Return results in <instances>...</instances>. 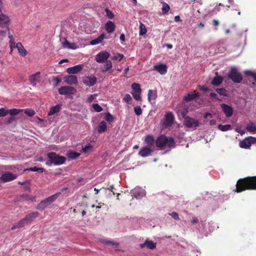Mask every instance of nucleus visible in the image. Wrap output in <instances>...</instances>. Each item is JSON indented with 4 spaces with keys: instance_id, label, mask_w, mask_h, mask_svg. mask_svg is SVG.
Wrapping results in <instances>:
<instances>
[{
    "instance_id": "obj_56",
    "label": "nucleus",
    "mask_w": 256,
    "mask_h": 256,
    "mask_svg": "<svg viewBox=\"0 0 256 256\" xmlns=\"http://www.w3.org/2000/svg\"><path fill=\"white\" fill-rule=\"evenodd\" d=\"M24 113L28 116H32L35 114V112L34 110L26 109L24 110Z\"/></svg>"
},
{
    "instance_id": "obj_6",
    "label": "nucleus",
    "mask_w": 256,
    "mask_h": 256,
    "mask_svg": "<svg viewBox=\"0 0 256 256\" xmlns=\"http://www.w3.org/2000/svg\"><path fill=\"white\" fill-rule=\"evenodd\" d=\"M110 56L108 52L106 50L101 51L96 56V60L98 63H104L106 62Z\"/></svg>"
},
{
    "instance_id": "obj_12",
    "label": "nucleus",
    "mask_w": 256,
    "mask_h": 256,
    "mask_svg": "<svg viewBox=\"0 0 256 256\" xmlns=\"http://www.w3.org/2000/svg\"><path fill=\"white\" fill-rule=\"evenodd\" d=\"M152 152V150L151 148L147 146H144L140 149L138 154L142 157L145 158L150 156Z\"/></svg>"
},
{
    "instance_id": "obj_17",
    "label": "nucleus",
    "mask_w": 256,
    "mask_h": 256,
    "mask_svg": "<svg viewBox=\"0 0 256 256\" xmlns=\"http://www.w3.org/2000/svg\"><path fill=\"white\" fill-rule=\"evenodd\" d=\"M154 70L158 71L161 74H164L167 72V66L165 64H158L154 66Z\"/></svg>"
},
{
    "instance_id": "obj_34",
    "label": "nucleus",
    "mask_w": 256,
    "mask_h": 256,
    "mask_svg": "<svg viewBox=\"0 0 256 256\" xmlns=\"http://www.w3.org/2000/svg\"><path fill=\"white\" fill-rule=\"evenodd\" d=\"M246 130L249 132L254 134L256 132V126L252 122H250L247 124Z\"/></svg>"
},
{
    "instance_id": "obj_23",
    "label": "nucleus",
    "mask_w": 256,
    "mask_h": 256,
    "mask_svg": "<svg viewBox=\"0 0 256 256\" xmlns=\"http://www.w3.org/2000/svg\"><path fill=\"white\" fill-rule=\"evenodd\" d=\"M62 108V104H58L55 106H53L50 108L48 115V116L54 115L55 114L58 113Z\"/></svg>"
},
{
    "instance_id": "obj_29",
    "label": "nucleus",
    "mask_w": 256,
    "mask_h": 256,
    "mask_svg": "<svg viewBox=\"0 0 256 256\" xmlns=\"http://www.w3.org/2000/svg\"><path fill=\"white\" fill-rule=\"evenodd\" d=\"M198 96H199L198 93L196 92V91L194 90L192 93L188 94L185 96L184 97V100L186 102H190Z\"/></svg>"
},
{
    "instance_id": "obj_20",
    "label": "nucleus",
    "mask_w": 256,
    "mask_h": 256,
    "mask_svg": "<svg viewBox=\"0 0 256 256\" xmlns=\"http://www.w3.org/2000/svg\"><path fill=\"white\" fill-rule=\"evenodd\" d=\"M39 215V213L38 212H34L30 214H28L26 215V216L24 218L26 221L27 223L28 224L30 222H32L34 219L37 218Z\"/></svg>"
},
{
    "instance_id": "obj_30",
    "label": "nucleus",
    "mask_w": 256,
    "mask_h": 256,
    "mask_svg": "<svg viewBox=\"0 0 256 256\" xmlns=\"http://www.w3.org/2000/svg\"><path fill=\"white\" fill-rule=\"evenodd\" d=\"M157 92L156 90H150L148 92V98L149 102L151 100H155L157 98Z\"/></svg>"
},
{
    "instance_id": "obj_26",
    "label": "nucleus",
    "mask_w": 256,
    "mask_h": 256,
    "mask_svg": "<svg viewBox=\"0 0 256 256\" xmlns=\"http://www.w3.org/2000/svg\"><path fill=\"white\" fill-rule=\"evenodd\" d=\"M40 72H37L30 77V83L32 85L34 86L36 82H39L40 78Z\"/></svg>"
},
{
    "instance_id": "obj_38",
    "label": "nucleus",
    "mask_w": 256,
    "mask_h": 256,
    "mask_svg": "<svg viewBox=\"0 0 256 256\" xmlns=\"http://www.w3.org/2000/svg\"><path fill=\"white\" fill-rule=\"evenodd\" d=\"M218 128L222 132H225L231 130L232 126L228 124L225 125L219 124L218 126Z\"/></svg>"
},
{
    "instance_id": "obj_55",
    "label": "nucleus",
    "mask_w": 256,
    "mask_h": 256,
    "mask_svg": "<svg viewBox=\"0 0 256 256\" xmlns=\"http://www.w3.org/2000/svg\"><path fill=\"white\" fill-rule=\"evenodd\" d=\"M20 110L13 108V109H11V110H9L8 113H10V115H12V116H15V115L18 114L19 112H20Z\"/></svg>"
},
{
    "instance_id": "obj_35",
    "label": "nucleus",
    "mask_w": 256,
    "mask_h": 256,
    "mask_svg": "<svg viewBox=\"0 0 256 256\" xmlns=\"http://www.w3.org/2000/svg\"><path fill=\"white\" fill-rule=\"evenodd\" d=\"M60 193H57L54 194H53L48 198H46L48 204L50 205L54 201H55L57 198H58V196Z\"/></svg>"
},
{
    "instance_id": "obj_14",
    "label": "nucleus",
    "mask_w": 256,
    "mask_h": 256,
    "mask_svg": "<svg viewBox=\"0 0 256 256\" xmlns=\"http://www.w3.org/2000/svg\"><path fill=\"white\" fill-rule=\"evenodd\" d=\"M64 82L70 85L76 84L78 83V78L74 75L66 76L64 77Z\"/></svg>"
},
{
    "instance_id": "obj_21",
    "label": "nucleus",
    "mask_w": 256,
    "mask_h": 256,
    "mask_svg": "<svg viewBox=\"0 0 256 256\" xmlns=\"http://www.w3.org/2000/svg\"><path fill=\"white\" fill-rule=\"evenodd\" d=\"M27 224H28L27 223L25 218H24L19 222H18L14 224L11 229L12 230H14L16 228H22Z\"/></svg>"
},
{
    "instance_id": "obj_58",
    "label": "nucleus",
    "mask_w": 256,
    "mask_h": 256,
    "mask_svg": "<svg viewBox=\"0 0 256 256\" xmlns=\"http://www.w3.org/2000/svg\"><path fill=\"white\" fill-rule=\"evenodd\" d=\"M102 42L98 38L94 39L90 42V44L92 45H96Z\"/></svg>"
},
{
    "instance_id": "obj_57",
    "label": "nucleus",
    "mask_w": 256,
    "mask_h": 256,
    "mask_svg": "<svg viewBox=\"0 0 256 256\" xmlns=\"http://www.w3.org/2000/svg\"><path fill=\"white\" fill-rule=\"evenodd\" d=\"M188 112V108H184L182 109L180 111V114L184 118L185 117H186V115Z\"/></svg>"
},
{
    "instance_id": "obj_2",
    "label": "nucleus",
    "mask_w": 256,
    "mask_h": 256,
    "mask_svg": "<svg viewBox=\"0 0 256 256\" xmlns=\"http://www.w3.org/2000/svg\"><path fill=\"white\" fill-rule=\"evenodd\" d=\"M155 143L156 146L160 149L166 148H171L174 146V140L172 137H167L162 134L156 139Z\"/></svg>"
},
{
    "instance_id": "obj_18",
    "label": "nucleus",
    "mask_w": 256,
    "mask_h": 256,
    "mask_svg": "<svg viewBox=\"0 0 256 256\" xmlns=\"http://www.w3.org/2000/svg\"><path fill=\"white\" fill-rule=\"evenodd\" d=\"M82 69V66L80 64L76 65L72 67L67 68L66 72L69 74H76L80 72Z\"/></svg>"
},
{
    "instance_id": "obj_8",
    "label": "nucleus",
    "mask_w": 256,
    "mask_h": 256,
    "mask_svg": "<svg viewBox=\"0 0 256 256\" xmlns=\"http://www.w3.org/2000/svg\"><path fill=\"white\" fill-rule=\"evenodd\" d=\"M76 92V89L71 86H62L58 90V92L62 95L73 94Z\"/></svg>"
},
{
    "instance_id": "obj_27",
    "label": "nucleus",
    "mask_w": 256,
    "mask_h": 256,
    "mask_svg": "<svg viewBox=\"0 0 256 256\" xmlns=\"http://www.w3.org/2000/svg\"><path fill=\"white\" fill-rule=\"evenodd\" d=\"M16 47L17 48L20 54L22 56H24L27 54L26 50L24 49V46L21 42H18L16 44Z\"/></svg>"
},
{
    "instance_id": "obj_61",
    "label": "nucleus",
    "mask_w": 256,
    "mask_h": 256,
    "mask_svg": "<svg viewBox=\"0 0 256 256\" xmlns=\"http://www.w3.org/2000/svg\"><path fill=\"white\" fill-rule=\"evenodd\" d=\"M6 31L0 30V40H2L4 38L6 37Z\"/></svg>"
},
{
    "instance_id": "obj_4",
    "label": "nucleus",
    "mask_w": 256,
    "mask_h": 256,
    "mask_svg": "<svg viewBox=\"0 0 256 256\" xmlns=\"http://www.w3.org/2000/svg\"><path fill=\"white\" fill-rule=\"evenodd\" d=\"M228 78L235 83H240L243 79L242 74L235 67L231 68L228 74Z\"/></svg>"
},
{
    "instance_id": "obj_36",
    "label": "nucleus",
    "mask_w": 256,
    "mask_h": 256,
    "mask_svg": "<svg viewBox=\"0 0 256 256\" xmlns=\"http://www.w3.org/2000/svg\"><path fill=\"white\" fill-rule=\"evenodd\" d=\"M60 193H57L54 194H53L48 198H46L48 204L50 205L54 201H55L57 198H58V196Z\"/></svg>"
},
{
    "instance_id": "obj_60",
    "label": "nucleus",
    "mask_w": 256,
    "mask_h": 256,
    "mask_svg": "<svg viewBox=\"0 0 256 256\" xmlns=\"http://www.w3.org/2000/svg\"><path fill=\"white\" fill-rule=\"evenodd\" d=\"M170 215L176 220H179L178 215L176 212H172V213L170 214Z\"/></svg>"
},
{
    "instance_id": "obj_11",
    "label": "nucleus",
    "mask_w": 256,
    "mask_h": 256,
    "mask_svg": "<svg viewBox=\"0 0 256 256\" xmlns=\"http://www.w3.org/2000/svg\"><path fill=\"white\" fill-rule=\"evenodd\" d=\"M221 107L226 117L229 118L232 115L233 109L230 106L225 104H221Z\"/></svg>"
},
{
    "instance_id": "obj_24",
    "label": "nucleus",
    "mask_w": 256,
    "mask_h": 256,
    "mask_svg": "<svg viewBox=\"0 0 256 256\" xmlns=\"http://www.w3.org/2000/svg\"><path fill=\"white\" fill-rule=\"evenodd\" d=\"M239 146L242 148H250L251 144L248 137L246 138L242 141H240L239 143Z\"/></svg>"
},
{
    "instance_id": "obj_15",
    "label": "nucleus",
    "mask_w": 256,
    "mask_h": 256,
    "mask_svg": "<svg viewBox=\"0 0 256 256\" xmlns=\"http://www.w3.org/2000/svg\"><path fill=\"white\" fill-rule=\"evenodd\" d=\"M156 243L154 242L153 241L147 240L144 243L140 244V246L142 248L146 247L149 249L154 250L156 248Z\"/></svg>"
},
{
    "instance_id": "obj_41",
    "label": "nucleus",
    "mask_w": 256,
    "mask_h": 256,
    "mask_svg": "<svg viewBox=\"0 0 256 256\" xmlns=\"http://www.w3.org/2000/svg\"><path fill=\"white\" fill-rule=\"evenodd\" d=\"M146 32L147 30L146 28L145 25L142 23L140 22L139 34L140 36H144L146 33Z\"/></svg>"
},
{
    "instance_id": "obj_5",
    "label": "nucleus",
    "mask_w": 256,
    "mask_h": 256,
    "mask_svg": "<svg viewBox=\"0 0 256 256\" xmlns=\"http://www.w3.org/2000/svg\"><path fill=\"white\" fill-rule=\"evenodd\" d=\"M199 122L190 116L185 117L184 121V125L188 128L196 130L199 126Z\"/></svg>"
},
{
    "instance_id": "obj_33",
    "label": "nucleus",
    "mask_w": 256,
    "mask_h": 256,
    "mask_svg": "<svg viewBox=\"0 0 256 256\" xmlns=\"http://www.w3.org/2000/svg\"><path fill=\"white\" fill-rule=\"evenodd\" d=\"M50 204L46 199L42 200L40 204L38 205L36 208L38 210H42L47 208Z\"/></svg>"
},
{
    "instance_id": "obj_22",
    "label": "nucleus",
    "mask_w": 256,
    "mask_h": 256,
    "mask_svg": "<svg viewBox=\"0 0 256 256\" xmlns=\"http://www.w3.org/2000/svg\"><path fill=\"white\" fill-rule=\"evenodd\" d=\"M27 224H28L27 223L25 218H24L19 222H18L14 224L11 229L12 230H14L16 228H22Z\"/></svg>"
},
{
    "instance_id": "obj_13",
    "label": "nucleus",
    "mask_w": 256,
    "mask_h": 256,
    "mask_svg": "<svg viewBox=\"0 0 256 256\" xmlns=\"http://www.w3.org/2000/svg\"><path fill=\"white\" fill-rule=\"evenodd\" d=\"M16 176L12 174L10 172H7L1 176L0 179L4 182L12 180L16 178Z\"/></svg>"
},
{
    "instance_id": "obj_49",
    "label": "nucleus",
    "mask_w": 256,
    "mask_h": 256,
    "mask_svg": "<svg viewBox=\"0 0 256 256\" xmlns=\"http://www.w3.org/2000/svg\"><path fill=\"white\" fill-rule=\"evenodd\" d=\"M123 100L125 101L127 104H130L132 100V98L130 94H127L125 95L123 98Z\"/></svg>"
},
{
    "instance_id": "obj_28",
    "label": "nucleus",
    "mask_w": 256,
    "mask_h": 256,
    "mask_svg": "<svg viewBox=\"0 0 256 256\" xmlns=\"http://www.w3.org/2000/svg\"><path fill=\"white\" fill-rule=\"evenodd\" d=\"M108 126L106 123L105 121L102 120L100 122L98 126V133H102L106 132L107 130Z\"/></svg>"
},
{
    "instance_id": "obj_42",
    "label": "nucleus",
    "mask_w": 256,
    "mask_h": 256,
    "mask_svg": "<svg viewBox=\"0 0 256 256\" xmlns=\"http://www.w3.org/2000/svg\"><path fill=\"white\" fill-rule=\"evenodd\" d=\"M216 91L220 96H227V91L224 88H218L216 89Z\"/></svg>"
},
{
    "instance_id": "obj_44",
    "label": "nucleus",
    "mask_w": 256,
    "mask_h": 256,
    "mask_svg": "<svg viewBox=\"0 0 256 256\" xmlns=\"http://www.w3.org/2000/svg\"><path fill=\"white\" fill-rule=\"evenodd\" d=\"M104 118L106 121L110 123L113 121L114 118L110 112H107L105 114Z\"/></svg>"
},
{
    "instance_id": "obj_7",
    "label": "nucleus",
    "mask_w": 256,
    "mask_h": 256,
    "mask_svg": "<svg viewBox=\"0 0 256 256\" xmlns=\"http://www.w3.org/2000/svg\"><path fill=\"white\" fill-rule=\"evenodd\" d=\"M10 20L9 17L2 13L0 14V26L6 28L8 31H10L8 27Z\"/></svg>"
},
{
    "instance_id": "obj_50",
    "label": "nucleus",
    "mask_w": 256,
    "mask_h": 256,
    "mask_svg": "<svg viewBox=\"0 0 256 256\" xmlns=\"http://www.w3.org/2000/svg\"><path fill=\"white\" fill-rule=\"evenodd\" d=\"M102 242L106 244H112L113 246H114L115 248H117L118 246V244L116 243V242H114L112 241H110V240H103L102 241Z\"/></svg>"
},
{
    "instance_id": "obj_3",
    "label": "nucleus",
    "mask_w": 256,
    "mask_h": 256,
    "mask_svg": "<svg viewBox=\"0 0 256 256\" xmlns=\"http://www.w3.org/2000/svg\"><path fill=\"white\" fill-rule=\"evenodd\" d=\"M48 158H49L50 164L47 163L48 165L54 164L55 166H60L64 164L66 160V158L64 156H60L56 152H50L47 154Z\"/></svg>"
},
{
    "instance_id": "obj_16",
    "label": "nucleus",
    "mask_w": 256,
    "mask_h": 256,
    "mask_svg": "<svg viewBox=\"0 0 256 256\" xmlns=\"http://www.w3.org/2000/svg\"><path fill=\"white\" fill-rule=\"evenodd\" d=\"M105 29L108 33L112 34L116 29V25L112 21L108 20L105 24Z\"/></svg>"
},
{
    "instance_id": "obj_19",
    "label": "nucleus",
    "mask_w": 256,
    "mask_h": 256,
    "mask_svg": "<svg viewBox=\"0 0 256 256\" xmlns=\"http://www.w3.org/2000/svg\"><path fill=\"white\" fill-rule=\"evenodd\" d=\"M112 62L110 60L106 61L101 71L102 72H108L109 74H112L113 72V70H112Z\"/></svg>"
},
{
    "instance_id": "obj_32",
    "label": "nucleus",
    "mask_w": 256,
    "mask_h": 256,
    "mask_svg": "<svg viewBox=\"0 0 256 256\" xmlns=\"http://www.w3.org/2000/svg\"><path fill=\"white\" fill-rule=\"evenodd\" d=\"M144 142L148 146H152L154 144V136L151 134H148L145 137Z\"/></svg>"
},
{
    "instance_id": "obj_48",
    "label": "nucleus",
    "mask_w": 256,
    "mask_h": 256,
    "mask_svg": "<svg viewBox=\"0 0 256 256\" xmlns=\"http://www.w3.org/2000/svg\"><path fill=\"white\" fill-rule=\"evenodd\" d=\"M52 78L54 86H57L61 81V80L58 76H53Z\"/></svg>"
},
{
    "instance_id": "obj_59",
    "label": "nucleus",
    "mask_w": 256,
    "mask_h": 256,
    "mask_svg": "<svg viewBox=\"0 0 256 256\" xmlns=\"http://www.w3.org/2000/svg\"><path fill=\"white\" fill-rule=\"evenodd\" d=\"M210 96L212 98H214V100L216 101H219L220 100V98H218V95L216 94V93H214V92H211L210 93Z\"/></svg>"
},
{
    "instance_id": "obj_39",
    "label": "nucleus",
    "mask_w": 256,
    "mask_h": 256,
    "mask_svg": "<svg viewBox=\"0 0 256 256\" xmlns=\"http://www.w3.org/2000/svg\"><path fill=\"white\" fill-rule=\"evenodd\" d=\"M67 156L68 158L71 159H76L79 157L80 154L75 152L71 151L68 154Z\"/></svg>"
},
{
    "instance_id": "obj_54",
    "label": "nucleus",
    "mask_w": 256,
    "mask_h": 256,
    "mask_svg": "<svg viewBox=\"0 0 256 256\" xmlns=\"http://www.w3.org/2000/svg\"><path fill=\"white\" fill-rule=\"evenodd\" d=\"M92 146L91 144H89L86 145L84 147H83L82 150L84 152L86 153L90 150H92Z\"/></svg>"
},
{
    "instance_id": "obj_62",
    "label": "nucleus",
    "mask_w": 256,
    "mask_h": 256,
    "mask_svg": "<svg viewBox=\"0 0 256 256\" xmlns=\"http://www.w3.org/2000/svg\"><path fill=\"white\" fill-rule=\"evenodd\" d=\"M250 142V144H256V138L252 137V136H249L248 137Z\"/></svg>"
},
{
    "instance_id": "obj_43",
    "label": "nucleus",
    "mask_w": 256,
    "mask_h": 256,
    "mask_svg": "<svg viewBox=\"0 0 256 256\" xmlns=\"http://www.w3.org/2000/svg\"><path fill=\"white\" fill-rule=\"evenodd\" d=\"M104 11L106 12V16L110 19H112L114 15V13L108 8H106L104 10Z\"/></svg>"
},
{
    "instance_id": "obj_45",
    "label": "nucleus",
    "mask_w": 256,
    "mask_h": 256,
    "mask_svg": "<svg viewBox=\"0 0 256 256\" xmlns=\"http://www.w3.org/2000/svg\"><path fill=\"white\" fill-rule=\"evenodd\" d=\"M98 96L96 94H90L88 96V98L86 100V102L90 103L92 102Z\"/></svg>"
},
{
    "instance_id": "obj_40",
    "label": "nucleus",
    "mask_w": 256,
    "mask_h": 256,
    "mask_svg": "<svg viewBox=\"0 0 256 256\" xmlns=\"http://www.w3.org/2000/svg\"><path fill=\"white\" fill-rule=\"evenodd\" d=\"M170 10V7L169 5L167 3L163 2H162V14H166Z\"/></svg>"
},
{
    "instance_id": "obj_1",
    "label": "nucleus",
    "mask_w": 256,
    "mask_h": 256,
    "mask_svg": "<svg viewBox=\"0 0 256 256\" xmlns=\"http://www.w3.org/2000/svg\"><path fill=\"white\" fill-rule=\"evenodd\" d=\"M233 190L234 192H241L248 190H256V176H248L239 179Z\"/></svg>"
},
{
    "instance_id": "obj_37",
    "label": "nucleus",
    "mask_w": 256,
    "mask_h": 256,
    "mask_svg": "<svg viewBox=\"0 0 256 256\" xmlns=\"http://www.w3.org/2000/svg\"><path fill=\"white\" fill-rule=\"evenodd\" d=\"M132 90H134L133 92L141 93L142 90L140 88V85L137 83H134L131 86Z\"/></svg>"
},
{
    "instance_id": "obj_31",
    "label": "nucleus",
    "mask_w": 256,
    "mask_h": 256,
    "mask_svg": "<svg viewBox=\"0 0 256 256\" xmlns=\"http://www.w3.org/2000/svg\"><path fill=\"white\" fill-rule=\"evenodd\" d=\"M63 47L65 48H68L70 49L75 50L77 48V46L76 44L75 43H70L66 39L65 40V41L62 44Z\"/></svg>"
},
{
    "instance_id": "obj_10",
    "label": "nucleus",
    "mask_w": 256,
    "mask_h": 256,
    "mask_svg": "<svg viewBox=\"0 0 256 256\" xmlns=\"http://www.w3.org/2000/svg\"><path fill=\"white\" fill-rule=\"evenodd\" d=\"M174 116L172 112H169L164 116V125L166 126H170L174 122Z\"/></svg>"
},
{
    "instance_id": "obj_53",
    "label": "nucleus",
    "mask_w": 256,
    "mask_h": 256,
    "mask_svg": "<svg viewBox=\"0 0 256 256\" xmlns=\"http://www.w3.org/2000/svg\"><path fill=\"white\" fill-rule=\"evenodd\" d=\"M134 112L137 116H140L142 114V110L140 106H136L134 107Z\"/></svg>"
},
{
    "instance_id": "obj_51",
    "label": "nucleus",
    "mask_w": 256,
    "mask_h": 256,
    "mask_svg": "<svg viewBox=\"0 0 256 256\" xmlns=\"http://www.w3.org/2000/svg\"><path fill=\"white\" fill-rule=\"evenodd\" d=\"M8 114V110L2 108H0V117H4Z\"/></svg>"
},
{
    "instance_id": "obj_63",
    "label": "nucleus",
    "mask_w": 256,
    "mask_h": 256,
    "mask_svg": "<svg viewBox=\"0 0 256 256\" xmlns=\"http://www.w3.org/2000/svg\"><path fill=\"white\" fill-rule=\"evenodd\" d=\"M84 179L82 178H79L77 180V182L78 183H80V185H84Z\"/></svg>"
},
{
    "instance_id": "obj_52",
    "label": "nucleus",
    "mask_w": 256,
    "mask_h": 256,
    "mask_svg": "<svg viewBox=\"0 0 256 256\" xmlns=\"http://www.w3.org/2000/svg\"><path fill=\"white\" fill-rule=\"evenodd\" d=\"M140 94L141 93L138 92H132V94L133 98L136 100H142Z\"/></svg>"
},
{
    "instance_id": "obj_25",
    "label": "nucleus",
    "mask_w": 256,
    "mask_h": 256,
    "mask_svg": "<svg viewBox=\"0 0 256 256\" xmlns=\"http://www.w3.org/2000/svg\"><path fill=\"white\" fill-rule=\"evenodd\" d=\"M224 78L220 76L216 75L211 82L212 85L218 86L220 85L223 82Z\"/></svg>"
},
{
    "instance_id": "obj_64",
    "label": "nucleus",
    "mask_w": 256,
    "mask_h": 256,
    "mask_svg": "<svg viewBox=\"0 0 256 256\" xmlns=\"http://www.w3.org/2000/svg\"><path fill=\"white\" fill-rule=\"evenodd\" d=\"M200 88L201 90L204 91V92H206V91L209 90V88L207 86H200Z\"/></svg>"
},
{
    "instance_id": "obj_46",
    "label": "nucleus",
    "mask_w": 256,
    "mask_h": 256,
    "mask_svg": "<svg viewBox=\"0 0 256 256\" xmlns=\"http://www.w3.org/2000/svg\"><path fill=\"white\" fill-rule=\"evenodd\" d=\"M124 56V55L122 54H116L112 56L111 58L112 60H118V61H120L122 59Z\"/></svg>"
},
{
    "instance_id": "obj_9",
    "label": "nucleus",
    "mask_w": 256,
    "mask_h": 256,
    "mask_svg": "<svg viewBox=\"0 0 256 256\" xmlns=\"http://www.w3.org/2000/svg\"><path fill=\"white\" fill-rule=\"evenodd\" d=\"M97 82L96 78L94 76H86L83 78V83L88 86H94Z\"/></svg>"
},
{
    "instance_id": "obj_47",
    "label": "nucleus",
    "mask_w": 256,
    "mask_h": 256,
    "mask_svg": "<svg viewBox=\"0 0 256 256\" xmlns=\"http://www.w3.org/2000/svg\"><path fill=\"white\" fill-rule=\"evenodd\" d=\"M92 108L96 112H100L102 110V107L98 104H92Z\"/></svg>"
}]
</instances>
